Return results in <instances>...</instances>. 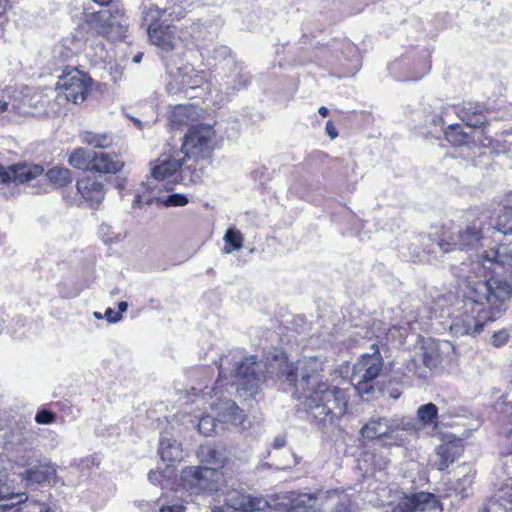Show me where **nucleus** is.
<instances>
[{
    "mask_svg": "<svg viewBox=\"0 0 512 512\" xmlns=\"http://www.w3.org/2000/svg\"><path fill=\"white\" fill-rule=\"evenodd\" d=\"M265 368L267 377L282 379L293 387V395L304 400L308 416L322 431L335 425L347 413L346 390L322 380V364L317 358L290 363L282 351L274 350L268 353Z\"/></svg>",
    "mask_w": 512,
    "mask_h": 512,
    "instance_id": "nucleus-1",
    "label": "nucleus"
},
{
    "mask_svg": "<svg viewBox=\"0 0 512 512\" xmlns=\"http://www.w3.org/2000/svg\"><path fill=\"white\" fill-rule=\"evenodd\" d=\"M224 503L229 508L241 512H257L265 509H268L269 512H313L317 503V495L293 492L272 506L263 497L231 489L225 494Z\"/></svg>",
    "mask_w": 512,
    "mask_h": 512,
    "instance_id": "nucleus-2",
    "label": "nucleus"
},
{
    "mask_svg": "<svg viewBox=\"0 0 512 512\" xmlns=\"http://www.w3.org/2000/svg\"><path fill=\"white\" fill-rule=\"evenodd\" d=\"M506 266L512 267V254L504 248L503 252L490 249L482 254L472 255L468 260L452 265L450 270L458 279V284L467 288L466 297L470 299V289L477 281L485 280L491 273L499 275L498 270Z\"/></svg>",
    "mask_w": 512,
    "mask_h": 512,
    "instance_id": "nucleus-3",
    "label": "nucleus"
},
{
    "mask_svg": "<svg viewBox=\"0 0 512 512\" xmlns=\"http://www.w3.org/2000/svg\"><path fill=\"white\" fill-rule=\"evenodd\" d=\"M490 230L491 223L487 214L467 213L464 216L463 228L456 233L443 234L438 241V246L444 253L457 248L460 250L474 249Z\"/></svg>",
    "mask_w": 512,
    "mask_h": 512,
    "instance_id": "nucleus-4",
    "label": "nucleus"
},
{
    "mask_svg": "<svg viewBox=\"0 0 512 512\" xmlns=\"http://www.w3.org/2000/svg\"><path fill=\"white\" fill-rule=\"evenodd\" d=\"M492 274L472 286L470 300L475 304L487 302L500 314L501 306L512 298V281L494 277Z\"/></svg>",
    "mask_w": 512,
    "mask_h": 512,
    "instance_id": "nucleus-5",
    "label": "nucleus"
},
{
    "mask_svg": "<svg viewBox=\"0 0 512 512\" xmlns=\"http://www.w3.org/2000/svg\"><path fill=\"white\" fill-rule=\"evenodd\" d=\"M84 22L93 34L113 40L123 37L128 28L127 17L120 8L88 13Z\"/></svg>",
    "mask_w": 512,
    "mask_h": 512,
    "instance_id": "nucleus-6",
    "label": "nucleus"
},
{
    "mask_svg": "<svg viewBox=\"0 0 512 512\" xmlns=\"http://www.w3.org/2000/svg\"><path fill=\"white\" fill-rule=\"evenodd\" d=\"M197 164L198 160L191 163L185 156L181 159L161 156L152 163L151 174L156 180H165L179 171L182 181L196 183L201 179V174L196 170Z\"/></svg>",
    "mask_w": 512,
    "mask_h": 512,
    "instance_id": "nucleus-7",
    "label": "nucleus"
},
{
    "mask_svg": "<svg viewBox=\"0 0 512 512\" xmlns=\"http://www.w3.org/2000/svg\"><path fill=\"white\" fill-rule=\"evenodd\" d=\"M372 353H366L354 364L351 382L360 394H369L370 382L375 380L383 368V358L376 345L371 346Z\"/></svg>",
    "mask_w": 512,
    "mask_h": 512,
    "instance_id": "nucleus-8",
    "label": "nucleus"
},
{
    "mask_svg": "<svg viewBox=\"0 0 512 512\" xmlns=\"http://www.w3.org/2000/svg\"><path fill=\"white\" fill-rule=\"evenodd\" d=\"M235 377L237 390L244 397H254L259 392L264 379L261 365L256 361L255 356L236 362Z\"/></svg>",
    "mask_w": 512,
    "mask_h": 512,
    "instance_id": "nucleus-9",
    "label": "nucleus"
},
{
    "mask_svg": "<svg viewBox=\"0 0 512 512\" xmlns=\"http://www.w3.org/2000/svg\"><path fill=\"white\" fill-rule=\"evenodd\" d=\"M215 130L211 125L192 126L184 137L182 153L192 163L198 156H204L213 149Z\"/></svg>",
    "mask_w": 512,
    "mask_h": 512,
    "instance_id": "nucleus-10",
    "label": "nucleus"
},
{
    "mask_svg": "<svg viewBox=\"0 0 512 512\" xmlns=\"http://www.w3.org/2000/svg\"><path fill=\"white\" fill-rule=\"evenodd\" d=\"M91 79L83 73L75 71L59 77L56 84L59 95H63L67 101L74 104L83 102L90 90Z\"/></svg>",
    "mask_w": 512,
    "mask_h": 512,
    "instance_id": "nucleus-11",
    "label": "nucleus"
},
{
    "mask_svg": "<svg viewBox=\"0 0 512 512\" xmlns=\"http://www.w3.org/2000/svg\"><path fill=\"white\" fill-rule=\"evenodd\" d=\"M21 482L27 489H36L37 487L48 484L53 485L57 479L56 466L50 461L37 462L29 465L26 469L18 473Z\"/></svg>",
    "mask_w": 512,
    "mask_h": 512,
    "instance_id": "nucleus-12",
    "label": "nucleus"
},
{
    "mask_svg": "<svg viewBox=\"0 0 512 512\" xmlns=\"http://www.w3.org/2000/svg\"><path fill=\"white\" fill-rule=\"evenodd\" d=\"M360 434L368 440L389 439L392 443L399 445L402 438L394 435L393 417L372 416L361 427Z\"/></svg>",
    "mask_w": 512,
    "mask_h": 512,
    "instance_id": "nucleus-13",
    "label": "nucleus"
},
{
    "mask_svg": "<svg viewBox=\"0 0 512 512\" xmlns=\"http://www.w3.org/2000/svg\"><path fill=\"white\" fill-rule=\"evenodd\" d=\"M147 34L151 43L159 48L162 60L165 66L168 67L166 56L176 49L180 41L176 26L169 24L147 28Z\"/></svg>",
    "mask_w": 512,
    "mask_h": 512,
    "instance_id": "nucleus-14",
    "label": "nucleus"
},
{
    "mask_svg": "<svg viewBox=\"0 0 512 512\" xmlns=\"http://www.w3.org/2000/svg\"><path fill=\"white\" fill-rule=\"evenodd\" d=\"M216 475V468L187 467L182 470L181 479L184 487L191 493L198 494L203 490L212 489L211 483Z\"/></svg>",
    "mask_w": 512,
    "mask_h": 512,
    "instance_id": "nucleus-15",
    "label": "nucleus"
},
{
    "mask_svg": "<svg viewBox=\"0 0 512 512\" xmlns=\"http://www.w3.org/2000/svg\"><path fill=\"white\" fill-rule=\"evenodd\" d=\"M43 171V167L39 165L28 166L19 164L8 169L4 167L0 175V181L3 184H23L37 178Z\"/></svg>",
    "mask_w": 512,
    "mask_h": 512,
    "instance_id": "nucleus-16",
    "label": "nucleus"
},
{
    "mask_svg": "<svg viewBox=\"0 0 512 512\" xmlns=\"http://www.w3.org/2000/svg\"><path fill=\"white\" fill-rule=\"evenodd\" d=\"M405 512H442L437 498L428 492H420L402 499Z\"/></svg>",
    "mask_w": 512,
    "mask_h": 512,
    "instance_id": "nucleus-17",
    "label": "nucleus"
},
{
    "mask_svg": "<svg viewBox=\"0 0 512 512\" xmlns=\"http://www.w3.org/2000/svg\"><path fill=\"white\" fill-rule=\"evenodd\" d=\"M77 190L91 207L99 206L106 194L102 181L92 177L79 179L77 181Z\"/></svg>",
    "mask_w": 512,
    "mask_h": 512,
    "instance_id": "nucleus-18",
    "label": "nucleus"
},
{
    "mask_svg": "<svg viewBox=\"0 0 512 512\" xmlns=\"http://www.w3.org/2000/svg\"><path fill=\"white\" fill-rule=\"evenodd\" d=\"M462 453V446L458 442H445L435 450V459L432 466L443 471L449 467Z\"/></svg>",
    "mask_w": 512,
    "mask_h": 512,
    "instance_id": "nucleus-19",
    "label": "nucleus"
},
{
    "mask_svg": "<svg viewBox=\"0 0 512 512\" xmlns=\"http://www.w3.org/2000/svg\"><path fill=\"white\" fill-rule=\"evenodd\" d=\"M211 407L216 411L218 422H231L239 425L245 420V414L232 400H223L216 404H212Z\"/></svg>",
    "mask_w": 512,
    "mask_h": 512,
    "instance_id": "nucleus-20",
    "label": "nucleus"
},
{
    "mask_svg": "<svg viewBox=\"0 0 512 512\" xmlns=\"http://www.w3.org/2000/svg\"><path fill=\"white\" fill-rule=\"evenodd\" d=\"M481 124L480 121H476L473 124H466V128L461 124H452L445 130L446 139L455 146H462L468 144L474 137L475 128Z\"/></svg>",
    "mask_w": 512,
    "mask_h": 512,
    "instance_id": "nucleus-21",
    "label": "nucleus"
},
{
    "mask_svg": "<svg viewBox=\"0 0 512 512\" xmlns=\"http://www.w3.org/2000/svg\"><path fill=\"white\" fill-rule=\"evenodd\" d=\"M175 80L179 86L178 90L184 92L187 97L194 98L197 95L193 94V91L202 88L205 76L203 72L191 69L190 72L180 74Z\"/></svg>",
    "mask_w": 512,
    "mask_h": 512,
    "instance_id": "nucleus-22",
    "label": "nucleus"
},
{
    "mask_svg": "<svg viewBox=\"0 0 512 512\" xmlns=\"http://www.w3.org/2000/svg\"><path fill=\"white\" fill-rule=\"evenodd\" d=\"M28 496L25 492H15L14 488L0 479V512L12 509L18 504L25 503Z\"/></svg>",
    "mask_w": 512,
    "mask_h": 512,
    "instance_id": "nucleus-23",
    "label": "nucleus"
},
{
    "mask_svg": "<svg viewBox=\"0 0 512 512\" xmlns=\"http://www.w3.org/2000/svg\"><path fill=\"white\" fill-rule=\"evenodd\" d=\"M123 165V161L116 154L93 153L92 170L104 173H117L122 169Z\"/></svg>",
    "mask_w": 512,
    "mask_h": 512,
    "instance_id": "nucleus-24",
    "label": "nucleus"
},
{
    "mask_svg": "<svg viewBox=\"0 0 512 512\" xmlns=\"http://www.w3.org/2000/svg\"><path fill=\"white\" fill-rule=\"evenodd\" d=\"M159 455L162 461L172 463L183 458V449L176 439L162 434L159 442Z\"/></svg>",
    "mask_w": 512,
    "mask_h": 512,
    "instance_id": "nucleus-25",
    "label": "nucleus"
},
{
    "mask_svg": "<svg viewBox=\"0 0 512 512\" xmlns=\"http://www.w3.org/2000/svg\"><path fill=\"white\" fill-rule=\"evenodd\" d=\"M170 7H160L157 4H146L141 5L142 20L147 25V28L158 27L159 20L168 13Z\"/></svg>",
    "mask_w": 512,
    "mask_h": 512,
    "instance_id": "nucleus-26",
    "label": "nucleus"
},
{
    "mask_svg": "<svg viewBox=\"0 0 512 512\" xmlns=\"http://www.w3.org/2000/svg\"><path fill=\"white\" fill-rule=\"evenodd\" d=\"M484 512H512V486L502 488L498 499L490 501Z\"/></svg>",
    "mask_w": 512,
    "mask_h": 512,
    "instance_id": "nucleus-27",
    "label": "nucleus"
},
{
    "mask_svg": "<svg viewBox=\"0 0 512 512\" xmlns=\"http://www.w3.org/2000/svg\"><path fill=\"white\" fill-rule=\"evenodd\" d=\"M416 417L423 427L438 426V408L434 403H427L418 407Z\"/></svg>",
    "mask_w": 512,
    "mask_h": 512,
    "instance_id": "nucleus-28",
    "label": "nucleus"
},
{
    "mask_svg": "<svg viewBox=\"0 0 512 512\" xmlns=\"http://www.w3.org/2000/svg\"><path fill=\"white\" fill-rule=\"evenodd\" d=\"M154 201H161L165 206H184L188 203V199L183 194H171L165 199H160L156 195H137L136 203L140 206L141 204H151Z\"/></svg>",
    "mask_w": 512,
    "mask_h": 512,
    "instance_id": "nucleus-29",
    "label": "nucleus"
},
{
    "mask_svg": "<svg viewBox=\"0 0 512 512\" xmlns=\"http://www.w3.org/2000/svg\"><path fill=\"white\" fill-rule=\"evenodd\" d=\"M483 324L477 321L472 316H466L463 319H457L451 326V330L455 332V334L465 335V334H478L482 331Z\"/></svg>",
    "mask_w": 512,
    "mask_h": 512,
    "instance_id": "nucleus-30",
    "label": "nucleus"
},
{
    "mask_svg": "<svg viewBox=\"0 0 512 512\" xmlns=\"http://www.w3.org/2000/svg\"><path fill=\"white\" fill-rule=\"evenodd\" d=\"M415 358L422 361L428 368H434L440 363L438 348L434 343L427 342L425 345L421 346Z\"/></svg>",
    "mask_w": 512,
    "mask_h": 512,
    "instance_id": "nucleus-31",
    "label": "nucleus"
},
{
    "mask_svg": "<svg viewBox=\"0 0 512 512\" xmlns=\"http://www.w3.org/2000/svg\"><path fill=\"white\" fill-rule=\"evenodd\" d=\"M93 153L83 148L76 149L69 157V164L74 168L86 170L92 169Z\"/></svg>",
    "mask_w": 512,
    "mask_h": 512,
    "instance_id": "nucleus-32",
    "label": "nucleus"
},
{
    "mask_svg": "<svg viewBox=\"0 0 512 512\" xmlns=\"http://www.w3.org/2000/svg\"><path fill=\"white\" fill-rule=\"evenodd\" d=\"M225 242L224 252L227 254H231L236 250H240L243 247L244 236L235 228H229L223 237Z\"/></svg>",
    "mask_w": 512,
    "mask_h": 512,
    "instance_id": "nucleus-33",
    "label": "nucleus"
},
{
    "mask_svg": "<svg viewBox=\"0 0 512 512\" xmlns=\"http://www.w3.org/2000/svg\"><path fill=\"white\" fill-rule=\"evenodd\" d=\"M491 230L498 231L504 235H512V202L503 208V211L498 216V221L495 226L491 225Z\"/></svg>",
    "mask_w": 512,
    "mask_h": 512,
    "instance_id": "nucleus-34",
    "label": "nucleus"
},
{
    "mask_svg": "<svg viewBox=\"0 0 512 512\" xmlns=\"http://www.w3.org/2000/svg\"><path fill=\"white\" fill-rule=\"evenodd\" d=\"M48 180L57 185L58 187H64L71 183L72 176L71 171L65 167H53L46 173Z\"/></svg>",
    "mask_w": 512,
    "mask_h": 512,
    "instance_id": "nucleus-35",
    "label": "nucleus"
},
{
    "mask_svg": "<svg viewBox=\"0 0 512 512\" xmlns=\"http://www.w3.org/2000/svg\"><path fill=\"white\" fill-rule=\"evenodd\" d=\"M82 142L94 148H107L112 144L113 138L109 133L85 132L82 135Z\"/></svg>",
    "mask_w": 512,
    "mask_h": 512,
    "instance_id": "nucleus-36",
    "label": "nucleus"
},
{
    "mask_svg": "<svg viewBox=\"0 0 512 512\" xmlns=\"http://www.w3.org/2000/svg\"><path fill=\"white\" fill-rule=\"evenodd\" d=\"M198 457L202 462L214 465L213 468H218L222 465L220 453L209 445H203L198 450Z\"/></svg>",
    "mask_w": 512,
    "mask_h": 512,
    "instance_id": "nucleus-37",
    "label": "nucleus"
},
{
    "mask_svg": "<svg viewBox=\"0 0 512 512\" xmlns=\"http://www.w3.org/2000/svg\"><path fill=\"white\" fill-rule=\"evenodd\" d=\"M234 69L225 80L226 89L235 91L246 86L247 79L241 74V67L234 64Z\"/></svg>",
    "mask_w": 512,
    "mask_h": 512,
    "instance_id": "nucleus-38",
    "label": "nucleus"
},
{
    "mask_svg": "<svg viewBox=\"0 0 512 512\" xmlns=\"http://www.w3.org/2000/svg\"><path fill=\"white\" fill-rule=\"evenodd\" d=\"M394 435H397L398 431H406L410 434H417L419 428L417 423L406 417L393 416Z\"/></svg>",
    "mask_w": 512,
    "mask_h": 512,
    "instance_id": "nucleus-39",
    "label": "nucleus"
},
{
    "mask_svg": "<svg viewBox=\"0 0 512 512\" xmlns=\"http://www.w3.org/2000/svg\"><path fill=\"white\" fill-rule=\"evenodd\" d=\"M217 416L212 417L210 415L203 416L199 419L198 430L204 436H211L215 431Z\"/></svg>",
    "mask_w": 512,
    "mask_h": 512,
    "instance_id": "nucleus-40",
    "label": "nucleus"
},
{
    "mask_svg": "<svg viewBox=\"0 0 512 512\" xmlns=\"http://www.w3.org/2000/svg\"><path fill=\"white\" fill-rule=\"evenodd\" d=\"M28 504L25 507H22L14 512H49V507L43 503L36 500L26 501Z\"/></svg>",
    "mask_w": 512,
    "mask_h": 512,
    "instance_id": "nucleus-41",
    "label": "nucleus"
},
{
    "mask_svg": "<svg viewBox=\"0 0 512 512\" xmlns=\"http://www.w3.org/2000/svg\"><path fill=\"white\" fill-rule=\"evenodd\" d=\"M56 420V414L50 410L42 409L37 412L35 421L38 424H52Z\"/></svg>",
    "mask_w": 512,
    "mask_h": 512,
    "instance_id": "nucleus-42",
    "label": "nucleus"
},
{
    "mask_svg": "<svg viewBox=\"0 0 512 512\" xmlns=\"http://www.w3.org/2000/svg\"><path fill=\"white\" fill-rule=\"evenodd\" d=\"M509 337L510 334L507 330H500L491 337V344L495 347H500L508 342Z\"/></svg>",
    "mask_w": 512,
    "mask_h": 512,
    "instance_id": "nucleus-43",
    "label": "nucleus"
},
{
    "mask_svg": "<svg viewBox=\"0 0 512 512\" xmlns=\"http://www.w3.org/2000/svg\"><path fill=\"white\" fill-rule=\"evenodd\" d=\"M188 108L179 105L173 112L172 118L174 122L183 123V117L187 115Z\"/></svg>",
    "mask_w": 512,
    "mask_h": 512,
    "instance_id": "nucleus-44",
    "label": "nucleus"
},
{
    "mask_svg": "<svg viewBox=\"0 0 512 512\" xmlns=\"http://www.w3.org/2000/svg\"><path fill=\"white\" fill-rule=\"evenodd\" d=\"M181 0H165V4L163 7H170L168 14L172 16L173 14H180L179 11H176V7H181Z\"/></svg>",
    "mask_w": 512,
    "mask_h": 512,
    "instance_id": "nucleus-45",
    "label": "nucleus"
},
{
    "mask_svg": "<svg viewBox=\"0 0 512 512\" xmlns=\"http://www.w3.org/2000/svg\"><path fill=\"white\" fill-rule=\"evenodd\" d=\"M286 443H287L286 434H278L277 436H275L272 445L275 449H281L286 445Z\"/></svg>",
    "mask_w": 512,
    "mask_h": 512,
    "instance_id": "nucleus-46",
    "label": "nucleus"
},
{
    "mask_svg": "<svg viewBox=\"0 0 512 512\" xmlns=\"http://www.w3.org/2000/svg\"><path fill=\"white\" fill-rule=\"evenodd\" d=\"M105 317L111 323H116V322L120 321L122 318L119 313L116 314L111 308H108L105 311Z\"/></svg>",
    "mask_w": 512,
    "mask_h": 512,
    "instance_id": "nucleus-47",
    "label": "nucleus"
},
{
    "mask_svg": "<svg viewBox=\"0 0 512 512\" xmlns=\"http://www.w3.org/2000/svg\"><path fill=\"white\" fill-rule=\"evenodd\" d=\"M326 133L329 135L331 139H335L338 137V131L332 121H328L326 123Z\"/></svg>",
    "mask_w": 512,
    "mask_h": 512,
    "instance_id": "nucleus-48",
    "label": "nucleus"
},
{
    "mask_svg": "<svg viewBox=\"0 0 512 512\" xmlns=\"http://www.w3.org/2000/svg\"><path fill=\"white\" fill-rule=\"evenodd\" d=\"M184 508L182 505H170V506H163L160 509V512H183Z\"/></svg>",
    "mask_w": 512,
    "mask_h": 512,
    "instance_id": "nucleus-49",
    "label": "nucleus"
},
{
    "mask_svg": "<svg viewBox=\"0 0 512 512\" xmlns=\"http://www.w3.org/2000/svg\"><path fill=\"white\" fill-rule=\"evenodd\" d=\"M384 512H405L402 507V500L394 506H389Z\"/></svg>",
    "mask_w": 512,
    "mask_h": 512,
    "instance_id": "nucleus-50",
    "label": "nucleus"
},
{
    "mask_svg": "<svg viewBox=\"0 0 512 512\" xmlns=\"http://www.w3.org/2000/svg\"><path fill=\"white\" fill-rule=\"evenodd\" d=\"M159 476H160V474L158 472L151 470L148 473V480L151 483L156 484L159 481Z\"/></svg>",
    "mask_w": 512,
    "mask_h": 512,
    "instance_id": "nucleus-51",
    "label": "nucleus"
},
{
    "mask_svg": "<svg viewBox=\"0 0 512 512\" xmlns=\"http://www.w3.org/2000/svg\"><path fill=\"white\" fill-rule=\"evenodd\" d=\"M191 391L193 392L194 395H197L198 393H202L203 397L208 395V394H211V392L213 391V389H211L210 391H207V392H204L202 391L201 388H196V387H192L191 388Z\"/></svg>",
    "mask_w": 512,
    "mask_h": 512,
    "instance_id": "nucleus-52",
    "label": "nucleus"
},
{
    "mask_svg": "<svg viewBox=\"0 0 512 512\" xmlns=\"http://www.w3.org/2000/svg\"><path fill=\"white\" fill-rule=\"evenodd\" d=\"M128 308V303L125 302V301H121L118 303V309H119V312H125Z\"/></svg>",
    "mask_w": 512,
    "mask_h": 512,
    "instance_id": "nucleus-53",
    "label": "nucleus"
},
{
    "mask_svg": "<svg viewBox=\"0 0 512 512\" xmlns=\"http://www.w3.org/2000/svg\"><path fill=\"white\" fill-rule=\"evenodd\" d=\"M318 112H319V114H320L321 116H323V117H326V116H328V114H329V110H328V108H326L325 106H321V107L319 108Z\"/></svg>",
    "mask_w": 512,
    "mask_h": 512,
    "instance_id": "nucleus-54",
    "label": "nucleus"
},
{
    "mask_svg": "<svg viewBox=\"0 0 512 512\" xmlns=\"http://www.w3.org/2000/svg\"><path fill=\"white\" fill-rule=\"evenodd\" d=\"M142 56H143V54H142V53H138V54H136V55L133 57V62H135V63H140V62H141V60H142Z\"/></svg>",
    "mask_w": 512,
    "mask_h": 512,
    "instance_id": "nucleus-55",
    "label": "nucleus"
},
{
    "mask_svg": "<svg viewBox=\"0 0 512 512\" xmlns=\"http://www.w3.org/2000/svg\"><path fill=\"white\" fill-rule=\"evenodd\" d=\"M94 2L98 3L99 5H108L112 0H93Z\"/></svg>",
    "mask_w": 512,
    "mask_h": 512,
    "instance_id": "nucleus-56",
    "label": "nucleus"
},
{
    "mask_svg": "<svg viewBox=\"0 0 512 512\" xmlns=\"http://www.w3.org/2000/svg\"><path fill=\"white\" fill-rule=\"evenodd\" d=\"M133 121H134L135 125H136L138 128H141V125H142V124H141V121H140V120H138V119H133Z\"/></svg>",
    "mask_w": 512,
    "mask_h": 512,
    "instance_id": "nucleus-57",
    "label": "nucleus"
},
{
    "mask_svg": "<svg viewBox=\"0 0 512 512\" xmlns=\"http://www.w3.org/2000/svg\"><path fill=\"white\" fill-rule=\"evenodd\" d=\"M93 316H94L95 318H97V319H101V318H102V315H101V313H99V312H94V313H93Z\"/></svg>",
    "mask_w": 512,
    "mask_h": 512,
    "instance_id": "nucleus-58",
    "label": "nucleus"
},
{
    "mask_svg": "<svg viewBox=\"0 0 512 512\" xmlns=\"http://www.w3.org/2000/svg\"><path fill=\"white\" fill-rule=\"evenodd\" d=\"M167 90H168L170 93H171V92H174V91H173V87H172V84H171V83H170V84H168V86H167Z\"/></svg>",
    "mask_w": 512,
    "mask_h": 512,
    "instance_id": "nucleus-59",
    "label": "nucleus"
},
{
    "mask_svg": "<svg viewBox=\"0 0 512 512\" xmlns=\"http://www.w3.org/2000/svg\"><path fill=\"white\" fill-rule=\"evenodd\" d=\"M211 512H222V510L218 507H215L214 509L211 510Z\"/></svg>",
    "mask_w": 512,
    "mask_h": 512,
    "instance_id": "nucleus-60",
    "label": "nucleus"
},
{
    "mask_svg": "<svg viewBox=\"0 0 512 512\" xmlns=\"http://www.w3.org/2000/svg\"><path fill=\"white\" fill-rule=\"evenodd\" d=\"M109 241L112 242V241H114V239L113 238L105 239V242H109Z\"/></svg>",
    "mask_w": 512,
    "mask_h": 512,
    "instance_id": "nucleus-61",
    "label": "nucleus"
},
{
    "mask_svg": "<svg viewBox=\"0 0 512 512\" xmlns=\"http://www.w3.org/2000/svg\"><path fill=\"white\" fill-rule=\"evenodd\" d=\"M460 115V118L463 120V111L461 110V112L459 113Z\"/></svg>",
    "mask_w": 512,
    "mask_h": 512,
    "instance_id": "nucleus-62",
    "label": "nucleus"
},
{
    "mask_svg": "<svg viewBox=\"0 0 512 512\" xmlns=\"http://www.w3.org/2000/svg\"><path fill=\"white\" fill-rule=\"evenodd\" d=\"M508 462H512V459H511V460H507V462H506V463H508Z\"/></svg>",
    "mask_w": 512,
    "mask_h": 512,
    "instance_id": "nucleus-63",
    "label": "nucleus"
},
{
    "mask_svg": "<svg viewBox=\"0 0 512 512\" xmlns=\"http://www.w3.org/2000/svg\"><path fill=\"white\" fill-rule=\"evenodd\" d=\"M511 202H512V196H511Z\"/></svg>",
    "mask_w": 512,
    "mask_h": 512,
    "instance_id": "nucleus-64",
    "label": "nucleus"
}]
</instances>
